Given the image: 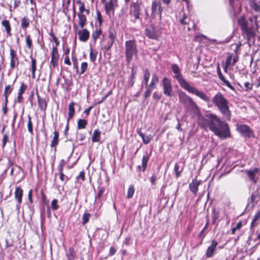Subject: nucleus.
Listing matches in <instances>:
<instances>
[{
  "label": "nucleus",
  "mask_w": 260,
  "mask_h": 260,
  "mask_svg": "<svg viewBox=\"0 0 260 260\" xmlns=\"http://www.w3.org/2000/svg\"><path fill=\"white\" fill-rule=\"evenodd\" d=\"M199 122L203 127H208L211 131L220 139L231 137L230 129L228 123L221 121L214 114L206 113L203 122L200 121Z\"/></svg>",
  "instance_id": "nucleus-1"
},
{
  "label": "nucleus",
  "mask_w": 260,
  "mask_h": 260,
  "mask_svg": "<svg viewBox=\"0 0 260 260\" xmlns=\"http://www.w3.org/2000/svg\"><path fill=\"white\" fill-rule=\"evenodd\" d=\"M199 122L203 127H208L211 131L220 139L231 137L230 129L228 123L221 121L214 114L206 113L203 122L200 121Z\"/></svg>",
  "instance_id": "nucleus-2"
},
{
  "label": "nucleus",
  "mask_w": 260,
  "mask_h": 260,
  "mask_svg": "<svg viewBox=\"0 0 260 260\" xmlns=\"http://www.w3.org/2000/svg\"><path fill=\"white\" fill-rule=\"evenodd\" d=\"M171 69L174 75V78L176 79L180 86L188 92L192 93L198 96L205 102L208 103L210 101L209 98L203 91H199L196 88L190 85L183 78L181 69L177 64H173Z\"/></svg>",
  "instance_id": "nucleus-3"
},
{
  "label": "nucleus",
  "mask_w": 260,
  "mask_h": 260,
  "mask_svg": "<svg viewBox=\"0 0 260 260\" xmlns=\"http://www.w3.org/2000/svg\"><path fill=\"white\" fill-rule=\"evenodd\" d=\"M212 102L225 119H231V113L229 107V102L221 92H218L215 95L212 99Z\"/></svg>",
  "instance_id": "nucleus-4"
},
{
  "label": "nucleus",
  "mask_w": 260,
  "mask_h": 260,
  "mask_svg": "<svg viewBox=\"0 0 260 260\" xmlns=\"http://www.w3.org/2000/svg\"><path fill=\"white\" fill-rule=\"evenodd\" d=\"M238 24L240 26L241 30L246 37L249 46L255 42V33L252 27H248V22L245 17H241L238 19Z\"/></svg>",
  "instance_id": "nucleus-5"
},
{
  "label": "nucleus",
  "mask_w": 260,
  "mask_h": 260,
  "mask_svg": "<svg viewBox=\"0 0 260 260\" xmlns=\"http://www.w3.org/2000/svg\"><path fill=\"white\" fill-rule=\"evenodd\" d=\"M125 59L128 63L132 61L133 56L137 55V47L135 41L128 40L125 43Z\"/></svg>",
  "instance_id": "nucleus-6"
},
{
  "label": "nucleus",
  "mask_w": 260,
  "mask_h": 260,
  "mask_svg": "<svg viewBox=\"0 0 260 260\" xmlns=\"http://www.w3.org/2000/svg\"><path fill=\"white\" fill-rule=\"evenodd\" d=\"M236 128L237 131L243 137L247 138L254 137L253 131L247 125L237 124Z\"/></svg>",
  "instance_id": "nucleus-7"
},
{
  "label": "nucleus",
  "mask_w": 260,
  "mask_h": 260,
  "mask_svg": "<svg viewBox=\"0 0 260 260\" xmlns=\"http://www.w3.org/2000/svg\"><path fill=\"white\" fill-rule=\"evenodd\" d=\"M163 9L160 2L153 1L151 5V15L152 17L155 18L157 15H159V17L161 18Z\"/></svg>",
  "instance_id": "nucleus-8"
},
{
  "label": "nucleus",
  "mask_w": 260,
  "mask_h": 260,
  "mask_svg": "<svg viewBox=\"0 0 260 260\" xmlns=\"http://www.w3.org/2000/svg\"><path fill=\"white\" fill-rule=\"evenodd\" d=\"M162 83L164 94L168 96H171L172 92V86L170 80L167 77H164L162 80Z\"/></svg>",
  "instance_id": "nucleus-9"
},
{
  "label": "nucleus",
  "mask_w": 260,
  "mask_h": 260,
  "mask_svg": "<svg viewBox=\"0 0 260 260\" xmlns=\"http://www.w3.org/2000/svg\"><path fill=\"white\" fill-rule=\"evenodd\" d=\"M250 180L255 184L260 176L259 170L258 168H254L252 170H245Z\"/></svg>",
  "instance_id": "nucleus-10"
},
{
  "label": "nucleus",
  "mask_w": 260,
  "mask_h": 260,
  "mask_svg": "<svg viewBox=\"0 0 260 260\" xmlns=\"http://www.w3.org/2000/svg\"><path fill=\"white\" fill-rule=\"evenodd\" d=\"M131 7V14L135 17V19H140V7L139 0H137L136 2L132 3Z\"/></svg>",
  "instance_id": "nucleus-11"
},
{
  "label": "nucleus",
  "mask_w": 260,
  "mask_h": 260,
  "mask_svg": "<svg viewBox=\"0 0 260 260\" xmlns=\"http://www.w3.org/2000/svg\"><path fill=\"white\" fill-rule=\"evenodd\" d=\"M10 68L14 69L19 63L16 51L13 48L10 50Z\"/></svg>",
  "instance_id": "nucleus-12"
},
{
  "label": "nucleus",
  "mask_w": 260,
  "mask_h": 260,
  "mask_svg": "<svg viewBox=\"0 0 260 260\" xmlns=\"http://www.w3.org/2000/svg\"><path fill=\"white\" fill-rule=\"evenodd\" d=\"M145 34L148 38L152 39H157L158 37L155 28L152 25L145 28Z\"/></svg>",
  "instance_id": "nucleus-13"
},
{
  "label": "nucleus",
  "mask_w": 260,
  "mask_h": 260,
  "mask_svg": "<svg viewBox=\"0 0 260 260\" xmlns=\"http://www.w3.org/2000/svg\"><path fill=\"white\" fill-rule=\"evenodd\" d=\"M184 106L195 114H198L200 112L198 106L191 98Z\"/></svg>",
  "instance_id": "nucleus-14"
},
{
  "label": "nucleus",
  "mask_w": 260,
  "mask_h": 260,
  "mask_svg": "<svg viewBox=\"0 0 260 260\" xmlns=\"http://www.w3.org/2000/svg\"><path fill=\"white\" fill-rule=\"evenodd\" d=\"M201 181L197 179H193L192 182L189 184V188L191 192L197 195L198 191V187L201 184Z\"/></svg>",
  "instance_id": "nucleus-15"
},
{
  "label": "nucleus",
  "mask_w": 260,
  "mask_h": 260,
  "mask_svg": "<svg viewBox=\"0 0 260 260\" xmlns=\"http://www.w3.org/2000/svg\"><path fill=\"white\" fill-rule=\"evenodd\" d=\"M117 0H110L105 5V9L107 14L111 11H114L115 7L117 6Z\"/></svg>",
  "instance_id": "nucleus-16"
},
{
  "label": "nucleus",
  "mask_w": 260,
  "mask_h": 260,
  "mask_svg": "<svg viewBox=\"0 0 260 260\" xmlns=\"http://www.w3.org/2000/svg\"><path fill=\"white\" fill-rule=\"evenodd\" d=\"M217 245L218 243L216 241L213 240L212 241L211 245L208 247L206 252V255L207 257H211L213 256Z\"/></svg>",
  "instance_id": "nucleus-17"
},
{
  "label": "nucleus",
  "mask_w": 260,
  "mask_h": 260,
  "mask_svg": "<svg viewBox=\"0 0 260 260\" xmlns=\"http://www.w3.org/2000/svg\"><path fill=\"white\" fill-rule=\"evenodd\" d=\"M149 159V155H148L147 152H146L145 154L143 156L142 160V165L138 166L137 167V169L143 172H145L146 170L147 162Z\"/></svg>",
  "instance_id": "nucleus-18"
},
{
  "label": "nucleus",
  "mask_w": 260,
  "mask_h": 260,
  "mask_svg": "<svg viewBox=\"0 0 260 260\" xmlns=\"http://www.w3.org/2000/svg\"><path fill=\"white\" fill-rule=\"evenodd\" d=\"M217 72L219 78L223 82V83L230 89H233V86L232 85V84L230 83L229 81H228L225 79V78L222 74L219 66L217 68Z\"/></svg>",
  "instance_id": "nucleus-19"
},
{
  "label": "nucleus",
  "mask_w": 260,
  "mask_h": 260,
  "mask_svg": "<svg viewBox=\"0 0 260 260\" xmlns=\"http://www.w3.org/2000/svg\"><path fill=\"white\" fill-rule=\"evenodd\" d=\"M78 35L79 36V40L82 42L86 41L89 37V32L86 29L79 31Z\"/></svg>",
  "instance_id": "nucleus-20"
},
{
  "label": "nucleus",
  "mask_w": 260,
  "mask_h": 260,
  "mask_svg": "<svg viewBox=\"0 0 260 260\" xmlns=\"http://www.w3.org/2000/svg\"><path fill=\"white\" fill-rule=\"evenodd\" d=\"M15 198L17 200L18 204H20L22 202V198L23 196V190L20 187H16L14 192Z\"/></svg>",
  "instance_id": "nucleus-21"
},
{
  "label": "nucleus",
  "mask_w": 260,
  "mask_h": 260,
  "mask_svg": "<svg viewBox=\"0 0 260 260\" xmlns=\"http://www.w3.org/2000/svg\"><path fill=\"white\" fill-rule=\"evenodd\" d=\"M179 101L185 105L191 99L185 92H180L178 94Z\"/></svg>",
  "instance_id": "nucleus-22"
},
{
  "label": "nucleus",
  "mask_w": 260,
  "mask_h": 260,
  "mask_svg": "<svg viewBox=\"0 0 260 260\" xmlns=\"http://www.w3.org/2000/svg\"><path fill=\"white\" fill-rule=\"evenodd\" d=\"M76 103L74 102H71L69 105V112H68V121H69L70 119H72L75 114V108L74 106Z\"/></svg>",
  "instance_id": "nucleus-23"
},
{
  "label": "nucleus",
  "mask_w": 260,
  "mask_h": 260,
  "mask_svg": "<svg viewBox=\"0 0 260 260\" xmlns=\"http://www.w3.org/2000/svg\"><path fill=\"white\" fill-rule=\"evenodd\" d=\"M138 135L141 137L143 142L145 144H148L151 141L152 137L151 135L145 136L140 130L137 131Z\"/></svg>",
  "instance_id": "nucleus-24"
},
{
  "label": "nucleus",
  "mask_w": 260,
  "mask_h": 260,
  "mask_svg": "<svg viewBox=\"0 0 260 260\" xmlns=\"http://www.w3.org/2000/svg\"><path fill=\"white\" fill-rule=\"evenodd\" d=\"M2 24L5 28L7 35L9 36H11V35H12V34L11 33V26L10 25L9 21L7 20H3L2 22Z\"/></svg>",
  "instance_id": "nucleus-25"
},
{
  "label": "nucleus",
  "mask_w": 260,
  "mask_h": 260,
  "mask_svg": "<svg viewBox=\"0 0 260 260\" xmlns=\"http://www.w3.org/2000/svg\"><path fill=\"white\" fill-rule=\"evenodd\" d=\"M37 98L38 103L40 108L42 110H45L47 107V104L46 103L45 100L44 99L41 98L38 94H37Z\"/></svg>",
  "instance_id": "nucleus-26"
},
{
  "label": "nucleus",
  "mask_w": 260,
  "mask_h": 260,
  "mask_svg": "<svg viewBox=\"0 0 260 260\" xmlns=\"http://www.w3.org/2000/svg\"><path fill=\"white\" fill-rule=\"evenodd\" d=\"M101 138V132L99 129H95L93 131L91 140L93 142H98Z\"/></svg>",
  "instance_id": "nucleus-27"
},
{
  "label": "nucleus",
  "mask_w": 260,
  "mask_h": 260,
  "mask_svg": "<svg viewBox=\"0 0 260 260\" xmlns=\"http://www.w3.org/2000/svg\"><path fill=\"white\" fill-rule=\"evenodd\" d=\"M249 6L250 8L255 12H260V5L256 3L254 0H250Z\"/></svg>",
  "instance_id": "nucleus-28"
},
{
  "label": "nucleus",
  "mask_w": 260,
  "mask_h": 260,
  "mask_svg": "<svg viewBox=\"0 0 260 260\" xmlns=\"http://www.w3.org/2000/svg\"><path fill=\"white\" fill-rule=\"evenodd\" d=\"M78 16L79 17V25L81 28H83L86 21V17L83 14L78 13Z\"/></svg>",
  "instance_id": "nucleus-29"
},
{
  "label": "nucleus",
  "mask_w": 260,
  "mask_h": 260,
  "mask_svg": "<svg viewBox=\"0 0 260 260\" xmlns=\"http://www.w3.org/2000/svg\"><path fill=\"white\" fill-rule=\"evenodd\" d=\"M53 135L54 136L50 144L51 147H55L58 143V133L57 131H55L53 133Z\"/></svg>",
  "instance_id": "nucleus-30"
},
{
  "label": "nucleus",
  "mask_w": 260,
  "mask_h": 260,
  "mask_svg": "<svg viewBox=\"0 0 260 260\" xmlns=\"http://www.w3.org/2000/svg\"><path fill=\"white\" fill-rule=\"evenodd\" d=\"M158 82V77L156 74H153L152 76V78L151 80V82L149 85H148V86L151 87L152 88H155V86Z\"/></svg>",
  "instance_id": "nucleus-31"
},
{
  "label": "nucleus",
  "mask_w": 260,
  "mask_h": 260,
  "mask_svg": "<svg viewBox=\"0 0 260 260\" xmlns=\"http://www.w3.org/2000/svg\"><path fill=\"white\" fill-rule=\"evenodd\" d=\"M31 58V71L32 73V78H35V72L36 70V60L35 58H33L31 56H30Z\"/></svg>",
  "instance_id": "nucleus-32"
},
{
  "label": "nucleus",
  "mask_w": 260,
  "mask_h": 260,
  "mask_svg": "<svg viewBox=\"0 0 260 260\" xmlns=\"http://www.w3.org/2000/svg\"><path fill=\"white\" fill-rule=\"evenodd\" d=\"M98 55V51L95 50H93L91 48L90 53H89V58L90 61L93 63H95V61L96 60V56Z\"/></svg>",
  "instance_id": "nucleus-33"
},
{
  "label": "nucleus",
  "mask_w": 260,
  "mask_h": 260,
  "mask_svg": "<svg viewBox=\"0 0 260 260\" xmlns=\"http://www.w3.org/2000/svg\"><path fill=\"white\" fill-rule=\"evenodd\" d=\"M211 216L212 218V224L217 225L216 221L219 218V212L215 209H214L212 212Z\"/></svg>",
  "instance_id": "nucleus-34"
},
{
  "label": "nucleus",
  "mask_w": 260,
  "mask_h": 260,
  "mask_svg": "<svg viewBox=\"0 0 260 260\" xmlns=\"http://www.w3.org/2000/svg\"><path fill=\"white\" fill-rule=\"evenodd\" d=\"M260 218V211L255 213L250 224V228L252 229L256 225L255 222Z\"/></svg>",
  "instance_id": "nucleus-35"
},
{
  "label": "nucleus",
  "mask_w": 260,
  "mask_h": 260,
  "mask_svg": "<svg viewBox=\"0 0 260 260\" xmlns=\"http://www.w3.org/2000/svg\"><path fill=\"white\" fill-rule=\"evenodd\" d=\"M135 192V188L133 185L131 184L129 186L127 192V196L126 198L127 199H131L133 197V195Z\"/></svg>",
  "instance_id": "nucleus-36"
},
{
  "label": "nucleus",
  "mask_w": 260,
  "mask_h": 260,
  "mask_svg": "<svg viewBox=\"0 0 260 260\" xmlns=\"http://www.w3.org/2000/svg\"><path fill=\"white\" fill-rule=\"evenodd\" d=\"M87 122L84 119H80L77 122V127L78 129L84 128L86 127Z\"/></svg>",
  "instance_id": "nucleus-37"
},
{
  "label": "nucleus",
  "mask_w": 260,
  "mask_h": 260,
  "mask_svg": "<svg viewBox=\"0 0 260 260\" xmlns=\"http://www.w3.org/2000/svg\"><path fill=\"white\" fill-rule=\"evenodd\" d=\"M230 2V6L231 11H233L235 14V8L237 6V2L238 0H229Z\"/></svg>",
  "instance_id": "nucleus-38"
},
{
  "label": "nucleus",
  "mask_w": 260,
  "mask_h": 260,
  "mask_svg": "<svg viewBox=\"0 0 260 260\" xmlns=\"http://www.w3.org/2000/svg\"><path fill=\"white\" fill-rule=\"evenodd\" d=\"M58 55H51V63L53 68L58 66Z\"/></svg>",
  "instance_id": "nucleus-39"
},
{
  "label": "nucleus",
  "mask_w": 260,
  "mask_h": 260,
  "mask_svg": "<svg viewBox=\"0 0 260 260\" xmlns=\"http://www.w3.org/2000/svg\"><path fill=\"white\" fill-rule=\"evenodd\" d=\"M68 260H74L75 257V252L72 248H70L66 253Z\"/></svg>",
  "instance_id": "nucleus-40"
},
{
  "label": "nucleus",
  "mask_w": 260,
  "mask_h": 260,
  "mask_svg": "<svg viewBox=\"0 0 260 260\" xmlns=\"http://www.w3.org/2000/svg\"><path fill=\"white\" fill-rule=\"evenodd\" d=\"M29 25V20L27 17H24L22 19L21 27L23 28H27Z\"/></svg>",
  "instance_id": "nucleus-41"
},
{
  "label": "nucleus",
  "mask_w": 260,
  "mask_h": 260,
  "mask_svg": "<svg viewBox=\"0 0 260 260\" xmlns=\"http://www.w3.org/2000/svg\"><path fill=\"white\" fill-rule=\"evenodd\" d=\"M27 128L28 131L31 134H33L32 123L31 121V117L30 115H28V122H27Z\"/></svg>",
  "instance_id": "nucleus-42"
},
{
  "label": "nucleus",
  "mask_w": 260,
  "mask_h": 260,
  "mask_svg": "<svg viewBox=\"0 0 260 260\" xmlns=\"http://www.w3.org/2000/svg\"><path fill=\"white\" fill-rule=\"evenodd\" d=\"M102 33V31L100 29H96L95 30L93 31L92 34V39L95 41L97 39L99 38L100 35Z\"/></svg>",
  "instance_id": "nucleus-43"
},
{
  "label": "nucleus",
  "mask_w": 260,
  "mask_h": 260,
  "mask_svg": "<svg viewBox=\"0 0 260 260\" xmlns=\"http://www.w3.org/2000/svg\"><path fill=\"white\" fill-rule=\"evenodd\" d=\"M150 77V73L148 69H145L144 71V80L146 85V87L148 86V82Z\"/></svg>",
  "instance_id": "nucleus-44"
},
{
  "label": "nucleus",
  "mask_w": 260,
  "mask_h": 260,
  "mask_svg": "<svg viewBox=\"0 0 260 260\" xmlns=\"http://www.w3.org/2000/svg\"><path fill=\"white\" fill-rule=\"evenodd\" d=\"M26 44L29 49H31L32 48V40L29 35H27L26 36Z\"/></svg>",
  "instance_id": "nucleus-45"
},
{
  "label": "nucleus",
  "mask_w": 260,
  "mask_h": 260,
  "mask_svg": "<svg viewBox=\"0 0 260 260\" xmlns=\"http://www.w3.org/2000/svg\"><path fill=\"white\" fill-rule=\"evenodd\" d=\"M174 171L175 172L176 177L177 178L180 176L182 170H179V166L178 164H176L174 166Z\"/></svg>",
  "instance_id": "nucleus-46"
},
{
  "label": "nucleus",
  "mask_w": 260,
  "mask_h": 260,
  "mask_svg": "<svg viewBox=\"0 0 260 260\" xmlns=\"http://www.w3.org/2000/svg\"><path fill=\"white\" fill-rule=\"evenodd\" d=\"M88 64L86 62H83L81 64L80 74H83L87 69Z\"/></svg>",
  "instance_id": "nucleus-47"
},
{
  "label": "nucleus",
  "mask_w": 260,
  "mask_h": 260,
  "mask_svg": "<svg viewBox=\"0 0 260 260\" xmlns=\"http://www.w3.org/2000/svg\"><path fill=\"white\" fill-rule=\"evenodd\" d=\"M90 214L89 213H85L82 216V223L83 224H86L89 221Z\"/></svg>",
  "instance_id": "nucleus-48"
},
{
  "label": "nucleus",
  "mask_w": 260,
  "mask_h": 260,
  "mask_svg": "<svg viewBox=\"0 0 260 260\" xmlns=\"http://www.w3.org/2000/svg\"><path fill=\"white\" fill-rule=\"evenodd\" d=\"M146 90L145 92L144 96H145V99H147L150 96L152 90L153 89V88L150 87L148 86H147V87H146Z\"/></svg>",
  "instance_id": "nucleus-49"
},
{
  "label": "nucleus",
  "mask_w": 260,
  "mask_h": 260,
  "mask_svg": "<svg viewBox=\"0 0 260 260\" xmlns=\"http://www.w3.org/2000/svg\"><path fill=\"white\" fill-rule=\"evenodd\" d=\"M242 222H241V221H239V222H238L237 223V224H236V226H235V227H233V228L232 229V230H231V231H232V234H234L235 233V232H236V231L237 230H239V229H241V227H242Z\"/></svg>",
  "instance_id": "nucleus-50"
},
{
  "label": "nucleus",
  "mask_w": 260,
  "mask_h": 260,
  "mask_svg": "<svg viewBox=\"0 0 260 260\" xmlns=\"http://www.w3.org/2000/svg\"><path fill=\"white\" fill-rule=\"evenodd\" d=\"M57 200L56 199H54L52 201L51 203V206L52 210H56L58 209V206L57 205Z\"/></svg>",
  "instance_id": "nucleus-51"
},
{
  "label": "nucleus",
  "mask_w": 260,
  "mask_h": 260,
  "mask_svg": "<svg viewBox=\"0 0 260 260\" xmlns=\"http://www.w3.org/2000/svg\"><path fill=\"white\" fill-rule=\"evenodd\" d=\"M49 35L52 38L53 41L55 42L56 46H58L59 42L58 40H57V38L54 35V32L52 30L50 32Z\"/></svg>",
  "instance_id": "nucleus-52"
},
{
  "label": "nucleus",
  "mask_w": 260,
  "mask_h": 260,
  "mask_svg": "<svg viewBox=\"0 0 260 260\" xmlns=\"http://www.w3.org/2000/svg\"><path fill=\"white\" fill-rule=\"evenodd\" d=\"M253 84L248 82H246L244 84V89L246 91L251 90L252 88Z\"/></svg>",
  "instance_id": "nucleus-53"
},
{
  "label": "nucleus",
  "mask_w": 260,
  "mask_h": 260,
  "mask_svg": "<svg viewBox=\"0 0 260 260\" xmlns=\"http://www.w3.org/2000/svg\"><path fill=\"white\" fill-rule=\"evenodd\" d=\"M105 188L104 187H102L101 188H100L98 194L95 196V200L98 201L100 200L101 197H102L103 193L105 191Z\"/></svg>",
  "instance_id": "nucleus-54"
},
{
  "label": "nucleus",
  "mask_w": 260,
  "mask_h": 260,
  "mask_svg": "<svg viewBox=\"0 0 260 260\" xmlns=\"http://www.w3.org/2000/svg\"><path fill=\"white\" fill-rule=\"evenodd\" d=\"M26 85L24 83L21 84L18 93L22 94L26 89Z\"/></svg>",
  "instance_id": "nucleus-55"
},
{
  "label": "nucleus",
  "mask_w": 260,
  "mask_h": 260,
  "mask_svg": "<svg viewBox=\"0 0 260 260\" xmlns=\"http://www.w3.org/2000/svg\"><path fill=\"white\" fill-rule=\"evenodd\" d=\"M12 91V89L11 88V85H7L5 87V91H4V95H8Z\"/></svg>",
  "instance_id": "nucleus-56"
},
{
  "label": "nucleus",
  "mask_w": 260,
  "mask_h": 260,
  "mask_svg": "<svg viewBox=\"0 0 260 260\" xmlns=\"http://www.w3.org/2000/svg\"><path fill=\"white\" fill-rule=\"evenodd\" d=\"M85 173L84 172V171H81L79 173V174L78 175V176H77L76 177V179L77 180H79L80 179H81L82 181H84L85 180Z\"/></svg>",
  "instance_id": "nucleus-57"
},
{
  "label": "nucleus",
  "mask_w": 260,
  "mask_h": 260,
  "mask_svg": "<svg viewBox=\"0 0 260 260\" xmlns=\"http://www.w3.org/2000/svg\"><path fill=\"white\" fill-rule=\"evenodd\" d=\"M232 55L226 57L225 60V64L226 67H229L232 64Z\"/></svg>",
  "instance_id": "nucleus-58"
},
{
  "label": "nucleus",
  "mask_w": 260,
  "mask_h": 260,
  "mask_svg": "<svg viewBox=\"0 0 260 260\" xmlns=\"http://www.w3.org/2000/svg\"><path fill=\"white\" fill-rule=\"evenodd\" d=\"M97 14V20L99 23V25H101L102 23V17L101 13L99 11L96 12Z\"/></svg>",
  "instance_id": "nucleus-59"
},
{
  "label": "nucleus",
  "mask_w": 260,
  "mask_h": 260,
  "mask_svg": "<svg viewBox=\"0 0 260 260\" xmlns=\"http://www.w3.org/2000/svg\"><path fill=\"white\" fill-rule=\"evenodd\" d=\"M257 194V193H256L255 192H253L251 194L250 200V202L252 203H253V204L255 203V201L256 198Z\"/></svg>",
  "instance_id": "nucleus-60"
},
{
  "label": "nucleus",
  "mask_w": 260,
  "mask_h": 260,
  "mask_svg": "<svg viewBox=\"0 0 260 260\" xmlns=\"http://www.w3.org/2000/svg\"><path fill=\"white\" fill-rule=\"evenodd\" d=\"M108 37L110 41H115V36L112 31H109Z\"/></svg>",
  "instance_id": "nucleus-61"
},
{
  "label": "nucleus",
  "mask_w": 260,
  "mask_h": 260,
  "mask_svg": "<svg viewBox=\"0 0 260 260\" xmlns=\"http://www.w3.org/2000/svg\"><path fill=\"white\" fill-rule=\"evenodd\" d=\"M135 79V78H133V77H129L128 83L129 87H132L133 86V85L134 84Z\"/></svg>",
  "instance_id": "nucleus-62"
},
{
  "label": "nucleus",
  "mask_w": 260,
  "mask_h": 260,
  "mask_svg": "<svg viewBox=\"0 0 260 260\" xmlns=\"http://www.w3.org/2000/svg\"><path fill=\"white\" fill-rule=\"evenodd\" d=\"M156 180V175L155 174H153L150 178V182L152 185L155 184Z\"/></svg>",
  "instance_id": "nucleus-63"
},
{
  "label": "nucleus",
  "mask_w": 260,
  "mask_h": 260,
  "mask_svg": "<svg viewBox=\"0 0 260 260\" xmlns=\"http://www.w3.org/2000/svg\"><path fill=\"white\" fill-rule=\"evenodd\" d=\"M51 55H58L57 46L53 47L51 52Z\"/></svg>",
  "instance_id": "nucleus-64"
}]
</instances>
